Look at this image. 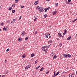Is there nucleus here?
<instances>
[{
	"mask_svg": "<svg viewBox=\"0 0 77 77\" xmlns=\"http://www.w3.org/2000/svg\"><path fill=\"white\" fill-rule=\"evenodd\" d=\"M47 16H48V15H47L45 14L44 16V18H46V17H47Z\"/></svg>",
	"mask_w": 77,
	"mask_h": 77,
	"instance_id": "nucleus-24",
	"label": "nucleus"
},
{
	"mask_svg": "<svg viewBox=\"0 0 77 77\" xmlns=\"http://www.w3.org/2000/svg\"><path fill=\"white\" fill-rule=\"evenodd\" d=\"M51 36H49V38H51Z\"/></svg>",
	"mask_w": 77,
	"mask_h": 77,
	"instance_id": "nucleus-63",
	"label": "nucleus"
},
{
	"mask_svg": "<svg viewBox=\"0 0 77 77\" xmlns=\"http://www.w3.org/2000/svg\"><path fill=\"white\" fill-rule=\"evenodd\" d=\"M60 73V72L58 71V72L57 73V74H56V75H59V74Z\"/></svg>",
	"mask_w": 77,
	"mask_h": 77,
	"instance_id": "nucleus-21",
	"label": "nucleus"
},
{
	"mask_svg": "<svg viewBox=\"0 0 77 77\" xmlns=\"http://www.w3.org/2000/svg\"><path fill=\"white\" fill-rule=\"evenodd\" d=\"M71 38V36H69L67 39L66 40L67 41H69V39H70Z\"/></svg>",
	"mask_w": 77,
	"mask_h": 77,
	"instance_id": "nucleus-10",
	"label": "nucleus"
},
{
	"mask_svg": "<svg viewBox=\"0 0 77 77\" xmlns=\"http://www.w3.org/2000/svg\"><path fill=\"white\" fill-rule=\"evenodd\" d=\"M5 73H6V74H8V70H5Z\"/></svg>",
	"mask_w": 77,
	"mask_h": 77,
	"instance_id": "nucleus-36",
	"label": "nucleus"
},
{
	"mask_svg": "<svg viewBox=\"0 0 77 77\" xmlns=\"http://www.w3.org/2000/svg\"><path fill=\"white\" fill-rule=\"evenodd\" d=\"M49 73V71L48 70L46 72L45 74H48V73Z\"/></svg>",
	"mask_w": 77,
	"mask_h": 77,
	"instance_id": "nucleus-30",
	"label": "nucleus"
},
{
	"mask_svg": "<svg viewBox=\"0 0 77 77\" xmlns=\"http://www.w3.org/2000/svg\"><path fill=\"white\" fill-rule=\"evenodd\" d=\"M39 67H40V66H39L38 67V68H39Z\"/></svg>",
	"mask_w": 77,
	"mask_h": 77,
	"instance_id": "nucleus-58",
	"label": "nucleus"
},
{
	"mask_svg": "<svg viewBox=\"0 0 77 77\" xmlns=\"http://www.w3.org/2000/svg\"><path fill=\"white\" fill-rule=\"evenodd\" d=\"M26 34V32L23 31L21 34V35L23 36V35H24Z\"/></svg>",
	"mask_w": 77,
	"mask_h": 77,
	"instance_id": "nucleus-7",
	"label": "nucleus"
},
{
	"mask_svg": "<svg viewBox=\"0 0 77 77\" xmlns=\"http://www.w3.org/2000/svg\"><path fill=\"white\" fill-rule=\"evenodd\" d=\"M26 56V55L25 54H23L22 56V57H23V58H24V57Z\"/></svg>",
	"mask_w": 77,
	"mask_h": 77,
	"instance_id": "nucleus-25",
	"label": "nucleus"
},
{
	"mask_svg": "<svg viewBox=\"0 0 77 77\" xmlns=\"http://www.w3.org/2000/svg\"><path fill=\"white\" fill-rule=\"evenodd\" d=\"M44 9H45V12H47V10L46 9V8H45Z\"/></svg>",
	"mask_w": 77,
	"mask_h": 77,
	"instance_id": "nucleus-43",
	"label": "nucleus"
},
{
	"mask_svg": "<svg viewBox=\"0 0 77 77\" xmlns=\"http://www.w3.org/2000/svg\"><path fill=\"white\" fill-rule=\"evenodd\" d=\"M62 54L63 56H64V58H66L67 57H68L67 54Z\"/></svg>",
	"mask_w": 77,
	"mask_h": 77,
	"instance_id": "nucleus-3",
	"label": "nucleus"
},
{
	"mask_svg": "<svg viewBox=\"0 0 77 77\" xmlns=\"http://www.w3.org/2000/svg\"><path fill=\"white\" fill-rule=\"evenodd\" d=\"M34 54H31V57H33V56H34Z\"/></svg>",
	"mask_w": 77,
	"mask_h": 77,
	"instance_id": "nucleus-28",
	"label": "nucleus"
},
{
	"mask_svg": "<svg viewBox=\"0 0 77 77\" xmlns=\"http://www.w3.org/2000/svg\"><path fill=\"white\" fill-rule=\"evenodd\" d=\"M22 39V38H18V41H19V42H20V41H21Z\"/></svg>",
	"mask_w": 77,
	"mask_h": 77,
	"instance_id": "nucleus-12",
	"label": "nucleus"
},
{
	"mask_svg": "<svg viewBox=\"0 0 77 77\" xmlns=\"http://www.w3.org/2000/svg\"><path fill=\"white\" fill-rule=\"evenodd\" d=\"M64 32H67V31H66V29H65L64 30Z\"/></svg>",
	"mask_w": 77,
	"mask_h": 77,
	"instance_id": "nucleus-44",
	"label": "nucleus"
},
{
	"mask_svg": "<svg viewBox=\"0 0 77 77\" xmlns=\"http://www.w3.org/2000/svg\"><path fill=\"white\" fill-rule=\"evenodd\" d=\"M75 20H74L73 21V22H75Z\"/></svg>",
	"mask_w": 77,
	"mask_h": 77,
	"instance_id": "nucleus-61",
	"label": "nucleus"
},
{
	"mask_svg": "<svg viewBox=\"0 0 77 77\" xmlns=\"http://www.w3.org/2000/svg\"><path fill=\"white\" fill-rule=\"evenodd\" d=\"M2 7H1V6H0V10L2 9Z\"/></svg>",
	"mask_w": 77,
	"mask_h": 77,
	"instance_id": "nucleus-53",
	"label": "nucleus"
},
{
	"mask_svg": "<svg viewBox=\"0 0 77 77\" xmlns=\"http://www.w3.org/2000/svg\"><path fill=\"white\" fill-rule=\"evenodd\" d=\"M18 2H19L18 0H15V2L16 3H17Z\"/></svg>",
	"mask_w": 77,
	"mask_h": 77,
	"instance_id": "nucleus-29",
	"label": "nucleus"
},
{
	"mask_svg": "<svg viewBox=\"0 0 77 77\" xmlns=\"http://www.w3.org/2000/svg\"><path fill=\"white\" fill-rule=\"evenodd\" d=\"M2 31V29H0V32H1Z\"/></svg>",
	"mask_w": 77,
	"mask_h": 77,
	"instance_id": "nucleus-59",
	"label": "nucleus"
},
{
	"mask_svg": "<svg viewBox=\"0 0 77 77\" xmlns=\"http://www.w3.org/2000/svg\"><path fill=\"white\" fill-rule=\"evenodd\" d=\"M58 35L59 36V37H61L62 36V34L60 33H58Z\"/></svg>",
	"mask_w": 77,
	"mask_h": 77,
	"instance_id": "nucleus-13",
	"label": "nucleus"
},
{
	"mask_svg": "<svg viewBox=\"0 0 77 77\" xmlns=\"http://www.w3.org/2000/svg\"><path fill=\"white\" fill-rule=\"evenodd\" d=\"M38 33V32H35V34H37V33Z\"/></svg>",
	"mask_w": 77,
	"mask_h": 77,
	"instance_id": "nucleus-47",
	"label": "nucleus"
},
{
	"mask_svg": "<svg viewBox=\"0 0 77 77\" xmlns=\"http://www.w3.org/2000/svg\"><path fill=\"white\" fill-rule=\"evenodd\" d=\"M38 2H39V1H37L35 2L34 5H36L38 4Z\"/></svg>",
	"mask_w": 77,
	"mask_h": 77,
	"instance_id": "nucleus-6",
	"label": "nucleus"
},
{
	"mask_svg": "<svg viewBox=\"0 0 77 77\" xmlns=\"http://www.w3.org/2000/svg\"><path fill=\"white\" fill-rule=\"evenodd\" d=\"M38 62V61L37 60H36L35 62V64H36V63H37Z\"/></svg>",
	"mask_w": 77,
	"mask_h": 77,
	"instance_id": "nucleus-35",
	"label": "nucleus"
},
{
	"mask_svg": "<svg viewBox=\"0 0 77 77\" xmlns=\"http://www.w3.org/2000/svg\"><path fill=\"white\" fill-rule=\"evenodd\" d=\"M51 57H53V55H54V52H52L51 53Z\"/></svg>",
	"mask_w": 77,
	"mask_h": 77,
	"instance_id": "nucleus-15",
	"label": "nucleus"
},
{
	"mask_svg": "<svg viewBox=\"0 0 77 77\" xmlns=\"http://www.w3.org/2000/svg\"><path fill=\"white\" fill-rule=\"evenodd\" d=\"M55 5L56 6H58L59 4L57 3H55Z\"/></svg>",
	"mask_w": 77,
	"mask_h": 77,
	"instance_id": "nucleus-23",
	"label": "nucleus"
},
{
	"mask_svg": "<svg viewBox=\"0 0 77 77\" xmlns=\"http://www.w3.org/2000/svg\"><path fill=\"white\" fill-rule=\"evenodd\" d=\"M62 77H65V75H63V76H62Z\"/></svg>",
	"mask_w": 77,
	"mask_h": 77,
	"instance_id": "nucleus-62",
	"label": "nucleus"
},
{
	"mask_svg": "<svg viewBox=\"0 0 77 77\" xmlns=\"http://www.w3.org/2000/svg\"><path fill=\"white\" fill-rule=\"evenodd\" d=\"M13 8H15V4H14L13 5H12Z\"/></svg>",
	"mask_w": 77,
	"mask_h": 77,
	"instance_id": "nucleus-19",
	"label": "nucleus"
},
{
	"mask_svg": "<svg viewBox=\"0 0 77 77\" xmlns=\"http://www.w3.org/2000/svg\"><path fill=\"white\" fill-rule=\"evenodd\" d=\"M45 48H48V46H46L44 47H42V50L43 51H45L47 49H45Z\"/></svg>",
	"mask_w": 77,
	"mask_h": 77,
	"instance_id": "nucleus-1",
	"label": "nucleus"
},
{
	"mask_svg": "<svg viewBox=\"0 0 77 77\" xmlns=\"http://www.w3.org/2000/svg\"><path fill=\"white\" fill-rule=\"evenodd\" d=\"M5 63H6V62H7L6 60H5Z\"/></svg>",
	"mask_w": 77,
	"mask_h": 77,
	"instance_id": "nucleus-51",
	"label": "nucleus"
},
{
	"mask_svg": "<svg viewBox=\"0 0 77 77\" xmlns=\"http://www.w3.org/2000/svg\"><path fill=\"white\" fill-rule=\"evenodd\" d=\"M57 76L56 74V71H55L54 72V75L53 76V77H54L55 76Z\"/></svg>",
	"mask_w": 77,
	"mask_h": 77,
	"instance_id": "nucleus-16",
	"label": "nucleus"
},
{
	"mask_svg": "<svg viewBox=\"0 0 77 77\" xmlns=\"http://www.w3.org/2000/svg\"><path fill=\"white\" fill-rule=\"evenodd\" d=\"M51 45V44H50V45H49V46H47L48 48H50V46Z\"/></svg>",
	"mask_w": 77,
	"mask_h": 77,
	"instance_id": "nucleus-42",
	"label": "nucleus"
},
{
	"mask_svg": "<svg viewBox=\"0 0 77 77\" xmlns=\"http://www.w3.org/2000/svg\"><path fill=\"white\" fill-rule=\"evenodd\" d=\"M59 45L60 46V47H61L62 46V43H61L59 44Z\"/></svg>",
	"mask_w": 77,
	"mask_h": 77,
	"instance_id": "nucleus-17",
	"label": "nucleus"
},
{
	"mask_svg": "<svg viewBox=\"0 0 77 77\" xmlns=\"http://www.w3.org/2000/svg\"><path fill=\"white\" fill-rule=\"evenodd\" d=\"M28 39H29V37H26L25 38V40L27 41Z\"/></svg>",
	"mask_w": 77,
	"mask_h": 77,
	"instance_id": "nucleus-22",
	"label": "nucleus"
},
{
	"mask_svg": "<svg viewBox=\"0 0 77 77\" xmlns=\"http://www.w3.org/2000/svg\"><path fill=\"white\" fill-rule=\"evenodd\" d=\"M72 75H73V73H70L69 74V77H72Z\"/></svg>",
	"mask_w": 77,
	"mask_h": 77,
	"instance_id": "nucleus-8",
	"label": "nucleus"
},
{
	"mask_svg": "<svg viewBox=\"0 0 77 77\" xmlns=\"http://www.w3.org/2000/svg\"><path fill=\"white\" fill-rule=\"evenodd\" d=\"M5 77V76L4 75H3L2 76V77Z\"/></svg>",
	"mask_w": 77,
	"mask_h": 77,
	"instance_id": "nucleus-55",
	"label": "nucleus"
},
{
	"mask_svg": "<svg viewBox=\"0 0 77 77\" xmlns=\"http://www.w3.org/2000/svg\"><path fill=\"white\" fill-rule=\"evenodd\" d=\"M44 69V68L43 67H42L40 70V71H42Z\"/></svg>",
	"mask_w": 77,
	"mask_h": 77,
	"instance_id": "nucleus-18",
	"label": "nucleus"
},
{
	"mask_svg": "<svg viewBox=\"0 0 77 77\" xmlns=\"http://www.w3.org/2000/svg\"><path fill=\"white\" fill-rule=\"evenodd\" d=\"M71 3V5H72V4H73V3H72V2Z\"/></svg>",
	"mask_w": 77,
	"mask_h": 77,
	"instance_id": "nucleus-60",
	"label": "nucleus"
},
{
	"mask_svg": "<svg viewBox=\"0 0 77 77\" xmlns=\"http://www.w3.org/2000/svg\"><path fill=\"white\" fill-rule=\"evenodd\" d=\"M66 3L67 4H69V2H68L67 1H66Z\"/></svg>",
	"mask_w": 77,
	"mask_h": 77,
	"instance_id": "nucleus-40",
	"label": "nucleus"
},
{
	"mask_svg": "<svg viewBox=\"0 0 77 77\" xmlns=\"http://www.w3.org/2000/svg\"><path fill=\"white\" fill-rule=\"evenodd\" d=\"M3 31H6V29H5V27H4V28H3Z\"/></svg>",
	"mask_w": 77,
	"mask_h": 77,
	"instance_id": "nucleus-20",
	"label": "nucleus"
},
{
	"mask_svg": "<svg viewBox=\"0 0 77 77\" xmlns=\"http://www.w3.org/2000/svg\"><path fill=\"white\" fill-rule=\"evenodd\" d=\"M38 9L40 11V12H44V8L42 7H39L38 8Z\"/></svg>",
	"mask_w": 77,
	"mask_h": 77,
	"instance_id": "nucleus-2",
	"label": "nucleus"
},
{
	"mask_svg": "<svg viewBox=\"0 0 77 77\" xmlns=\"http://www.w3.org/2000/svg\"><path fill=\"white\" fill-rule=\"evenodd\" d=\"M46 36H48V34H46Z\"/></svg>",
	"mask_w": 77,
	"mask_h": 77,
	"instance_id": "nucleus-56",
	"label": "nucleus"
},
{
	"mask_svg": "<svg viewBox=\"0 0 77 77\" xmlns=\"http://www.w3.org/2000/svg\"><path fill=\"white\" fill-rule=\"evenodd\" d=\"M69 2H71V0H68Z\"/></svg>",
	"mask_w": 77,
	"mask_h": 77,
	"instance_id": "nucleus-50",
	"label": "nucleus"
},
{
	"mask_svg": "<svg viewBox=\"0 0 77 77\" xmlns=\"http://www.w3.org/2000/svg\"><path fill=\"white\" fill-rule=\"evenodd\" d=\"M73 75H74V73H73Z\"/></svg>",
	"mask_w": 77,
	"mask_h": 77,
	"instance_id": "nucleus-64",
	"label": "nucleus"
},
{
	"mask_svg": "<svg viewBox=\"0 0 77 77\" xmlns=\"http://www.w3.org/2000/svg\"><path fill=\"white\" fill-rule=\"evenodd\" d=\"M22 17L21 16H20V17L19 18V20H21V18Z\"/></svg>",
	"mask_w": 77,
	"mask_h": 77,
	"instance_id": "nucleus-37",
	"label": "nucleus"
},
{
	"mask_svg": "<svg viewBox=\"0 0 77 77\" xmlns=\"http://www.w3.org/2000/svg\"><path fill=\"white\" fill-rule=\"evenodd\" d=\"M61 37V38H64V36H62V35H61V37Z\"/></svg>",
	"mask_w": 77,
	"mask_h": 77,
	"instance_id": "nucleus-49",
	"label": "nucleus"
},
{
	"mask_svg": "<svg viewBox=\"0 0 77 77\" xmlns=\"http://www.w3.org/2000/svg\"><path fill=\"white\" fill-rule=\"evenodd\" d=\"M5 29H6V30H8V29H9V28H8V27H6L5 28Z\"/></svg>",
	"mask_w": 77,
	"mask_h": 77,
	"instance_id": "nucleus-45",
	"label": "nucleus"
},
{
	"mask_svg": "<svg viewBox=\"0 0 77 77\" xmlns=\"http://www.w3.org/2000/svg\"><path fill=\"white\" fill-rule=\"evenodd\" d=\"M31 65L30 64H29V65H28V66H26L25 67V69H28V68H30V66Z\"/></svg>",
	"mask_w": 77,
	"mask_h": 77,
	"instance_id": "nucleus-4",
	"label": "nucleus"
},
{
	"mask_svg": "<svg viewBox=\"0 0 77 77\" xmlns=\"http://www.w3.org/2000/svg\"><path fill=\"white\" fill-rule=\"evenodd\" d=\"M56 13H57V11H55L53 14V15H56Z\"/></svg>",
	"mask_w": 77,
	"mask_h": 77,
	"instance_id": "nucleus-9",
	"label": "nucleus"
},
{
	"mask_svg": "<svg viewBox=\"0 0 77 77\" xmlns=\"http://www.w3.org/2000/svg\"><path fill=\"white\" fill-rule=\"evenodd\" d=\"M63 74H66V73L65 72H63Z\"/></svg>",
	"mask_w": 77,
	"mask_h": 77,
	"instance_id": "nucleus-46",
	"label": "nucleus"
},
{
	"mask_svg": "<svg viewBox=\"0 0 77 77\" xmlns=\"http://www.w3.org/2000/svg\"><path fill=\"white\" fill-rule=\"evenodd\" d=\"M39 67H40V66H39L38 67V68H39Z\"/></svg>",
	"mask_w": 77,
	"mask_h": 77,
	"instance_id": "nucleus-57",
	"label": "nucleus"
},
{
	"mask_svg": "<svg viewBox=\"0 0 77 77\" xmlns=\"http://www.w3.org/2000/svg\"><path fill=\"white\" fill-rule=\"evenodd\" d=\"M12 13H15V10H13L12 11Z\"/></svg>",
	"mask_w": 77,
	"mask_h": 77,
	"instance_id": "nucleus-26",
	"label": "nucleus"
},
{
	"mask_svg": "<svg viewBox=\"0 0 77 77\" xmlns=\"http://www.w3.org/2000/svg\"><path fill=\"white\" fill-rule=\"evenodd\" d=\"M12 9V7H9V8H8V10L9 11H11V10Z\"/></svg>",
	"mask_w": 77,
	"mask_h": 77,
	"instance_id": "nucleus-27",
	"label": "nucleus"
},
{
	"mask_svg": "<svg viewBox=\"0 0 77 77\" xmlns=\"http://www.w3.org/2000/svg\"><path fill=\"white\" fill-rule=\"evenodd\" d=\"M36 20H37V17H35V18L34 21H36Z\"/></svg>",
	"mask_w": 77,
	"mask_h": 77,
	"instance_id": "nucleus-31",
	"label": "nucleus"
},
{
	"mask_svg": "<svg viewBox=\"0 0 77 77\" xmlns=\"http://www.w3.org/2000/svg\"><path fill=\"white\" fill-rule=\"evenodd\" d=\"M9 48H8L6 50L7 52H8V51H9Z\"/></svg>",
	"mask_w": 77,
	"mask_h": 77,
	"instance_id": "nucleus-38",
	"label": "nucleus"
},
{
	"mask_svg": "<svg viewBox=\"0 0 77 77\" xmlns=\"http://www.w3.org/2000/svg\"><path fill=\"white\" fill-rule=\"evenodd\" d=\"M17 21V19H13V21Z\"/></svg>",
	"mask_w": 77,
	"mask_h": 77,
	"instance_id": "nucleus-34",
	"label": "nucleus"
},
{
	"mask_svg": "<svg viewBox=\"0 0 77 77\" xmlns=\"http://www.w3.org/2000/svg\"><path fill=\"white\" fill-rule=\"evenodd\" d=\"M24 6H21V9H22V8H24Z\"/></svg>",
	"mask_w": 77,
	"mask_h": 77,
	"instance_id": "nucleus-41",
	"label": "nucleus"
},
{
	"mask_svg": "<svg viewBox=\"0 0 77 77\" xmlns=\"http://www.w3.org/2000/svg\"><path fill=\"white\" fill-rule=\"evenodd\" d=\"M47 53V51H46L45 52V53L46 54Z\"/></svg>",
	"mask_w": 77,
	"mask_h": 77,
	"instance_id": "nucleus-54",
	"label": "nucleus"
},
{
	"mask_svg": "<svg viewBox=\"0 0 77 77\" xmlns=\"http://www.w3.org/2000/svg\"><path fill=\"white\" fill-rule=\"evenodd\" d=\"M4 24V23L2 22V23H1V26H2V25H3Z\"/></svg>",
	"mask_w": 77,
	"mask_h": 77,
	"instance_id": "nucleus-39",
	"label": "nucleus"
},
{
	"mask_svg": "<svg viewBox=\"0 0 77 77\" xmlns=\"http://www.w3.org/2000/svg\"><path fill=\"white\" fill-rule=\"evenodd\" d=\"M52 40H49L48 42V44H51V43H52Z\"/></svg>",
	"mask_w": 77,
	"mask_h": 77,
	"instance_id": "nucleus-5",
	"label": "nucleus"
},
{
	"mask_svg": "<svg viewBox=\"0 0 77 77\" xmlns=\"http://www.w3.org/2000/svg\"><path fill=\"white\" fill-rule=\"evenodd\" d=\"M46 9H47V10H48L50 9V7H48V8Z\"/></svg>",
	"mask_w": 77,
	"mask_h": 77,
	"instance_id": "nucleus-32",
	"label": "nucleus"
},
{
	"mask_svg": "<svg viewBox=\"0 0 77 77\" xmlns=\"http://www.w3.org/2000/svg\"><path fill=\"white\" fill-rule=\"evenodd\" d=\"M57 40H59V38H57Z\"/></svg>",
	"mask_w": 77,
	"mask_h": 77,
	"instance_id": "nucleus-52",
	"label": "nucleus"
},
{
	"mask_svg": "<svg viewBox=\"0 0 77 77\" xmlns=\"http://www.w3.org/2000/svg\"><path fill=\"white\" fill-rule=\"evenodd\" d=\"M38 69V67H35V69Z\"/></svg>",
	"mask_w": 77,
	"mask_h": 77,
	"instance_id": "nucleus-48",
	"label": "nucleus"
},
{
	"mask_svg": "<svg viewBox=\"0 0 77 77\" xmlns=\"http://www.w3.org/2000/svg\"><path fill=\"white\" fill-rule=\"evenodd\" d=\"M57 57V56H56V55H55L53 57V60H54V59H56Z\"/></svg>",
	"mask_w": 77,
	"mask_h": 77,
	"instance_id": "nucleus-11",
	"label": "nucleus"
},
{
	"mask_svg": "<svg viewBox=\"0 0 77 77\" xmlns=\"http://www.w3.org/2000/svg\"><path fill=\"white\" fill-rule=\"evenodd\" d=\"M67 57L69 58L71 57V55L69 54H67Z\"/></svg>",
	"mask_w": 77,
	"mask_h": 77,
	"instance_id": "nucleus-14",
	"label": "nucleus"
},
{
	"mask_svg": "<svg viewBox=\"0 0 77 77\" xmlns=\"http://www.w3.org/2000/svg\"><path fill=\"white\" fill-rule=\"evenodd\" d=\"M67 33V32H64L63 33V35H66V34Z\"/></svg>",
	"mask_w": 77,
	"mask_h": 77,
	"instance_id": "nucleus-33",
	"label": "nucleus"
}]
</instances>
